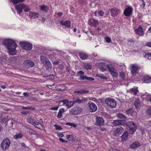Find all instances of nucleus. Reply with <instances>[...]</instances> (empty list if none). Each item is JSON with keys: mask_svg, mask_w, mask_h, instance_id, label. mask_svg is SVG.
Segmentation results:
<instances>
[{"mask_svg": "<svg viewBox=\"0 0 151 151\" xmlns=\"http://www.w3.org/2000/svg\"><path fill=\"white\" fill-rule=\"evenodd\" d=\"M2 43L8 49L10 54L12 55H16V48L17 46L14 41L11 39H6L3 41Z\"/></svg>", "mask_w": 151, "mask_h": 151, "instance_id": "1", "label": "nucleus"}, {"mask_svg": "<svg viewBox=\"0 0 151 151\" xmlns=\"http://www.w3.org/2000/svg\"><path fill=\"white\" fill-rule=\"evenodd\" d=\"M11 141L8 138L4 139L1 144V149L2 150H8L10 145Z\"/></svg>", "mask_w": 151, "mask_h": 151, "instance_id": "2", "label": "nucleus"}, {"mask_svg": "<svg viewBox=\"0 0 151 151\" xmlns=\"http://www.w3.org/2000/svg\"><path fill=\"white\" fill-rule=\"evenodd\" d=\"M21 47L26 50H30L32 48V45L30 43L27 42H22L20 43Z\"/></svg>", "mask_w": 151, "mask_h": 151, "instance_id": "3", "label": "nucleus"}, {"mask_svg": "<svg viewBox=\"0 0 151 151\" xmlns=\"http://www.w3.org/2000/svg\"><path fill=\"white\" fill-rule=\"evenodd\" d=\"M105 103L111 108H114L116 106V101L111 98H107L105 100Z\"/></svg>", "mask_w": 151, "mask_h": 151, "instance_id": "4", "label": "nucleus"}, {"mask_svg": "<svg viewBox=\"0 0 151 151\" xmlns=\"http://www.w3.org/2000/svg\"><path fill=\"white\" fill-rule=\"evenodd\" d=\"M128 126L129 128V133L131 134H133L137 129V126L135 123L133 122H130L128 123Z\"/></svg>", "mask_w": 151, "mask_h": 151, "instance_id": "5", "label": "nucleus"}, {"mask_svg": "<svg viewBox=\"0 0 151 151\" xmlns=\"http://www.w3.org/2000/svg\"><path fill=\"white\" fill-rule=\"evenodd\" d=\"M95 121V124L97 126H101L104 124V119L101 117L96 116Z\"/></svg>", "mask_w": 151, "mask_h": 151, "instance_id": "6", "label": "nucleus"}, {"mask_svg": "<svg viewBox=\"0 0 151 151\" xmlns=\"http://www.w3.org/2000/svg\"><path fill=\"white\" fill-rule=\"evenodd\" d=\"M124 129L121 126L118 127L113 132V135L115 136L118 137L123 132Z\"/></svg>", "mask_w": 151, "mask_h": 151, "instance_id": "7", "label": "nucleus"}, {"mask_svg": "<svg viewBox=\"0 0 151 151\" xmlns=\"http://www.w3.org/2000/svg\"><path fill=\"white\" fill-rule=\"evenodd\" d=\"M82 109L78 107H74L69 111V113L71 114L76 115L81 111Z\"/></svg>", "mask_w": 151, "mask_h": 151, "instance_id": "8", "label": "nucleus"}, {"mask_svg": "<svg viewBox=\"0 0 151 151\" xmlns=\"http://www.w3.org/2000/svg\"><path fill=\"white\" fill-rule=\"evenodd\" d=\"M111 13V15L113 17L116 16L120 13L119 10L116 8H114L109 9Z\"/></svg>", "mask_w": 151, "mask_h": 151, "instance_id": "9", "label": "nucleus"}, {"mask_svg": "<svg viewBox=\"0 0 151 151\" xmlns=\"http://www.w3.org/2000/svg\"><path fill=\"white\" fill-rule=\"evenodd\" d=\"M107 67L110 73L114 77H116L117 76V74L116 72L114 70V68L112 66L110 65H107Z\"/></svg>", "mask_w": 151, "mask_h": 151, "instance_id": "10", "label": "nucleus"}, {"mask_svg": "<svg viewBox=\"0 0 151 151\" xmlns=\"http://www.w3.org/2000/svg\"><path fill=\"white\" fill-rule=\"evenodd\" d=\"M88 23L92 27H95L99 24L98 20L93 18L89 19L88 20Z\"/></svg>", "mask_w": 151, "mask_h": 151, "instance_id": "11", "label": "nucleus"}, {"mask_svg": "<svg viewBox=\"0 0 151 151\" xmlns=\"http://www.w3.org/2000/svg\"><path fill=\"white\" fill-rule=\"evenodd\" d=\"M136 34L140 36H143L144 35L143 29L142 27L139 26L137 28L134 30Z\"/></svg>", "mask_w": 151, "mask_h": 151, "instance_id": "12", "label": "nucleus"}, {"mask_svg": "<svg viewBox=\"0 0 151 151\" xmlns=\"http://www.w3.org/2000/svg\"><path fill=\"white\" fill-rule=\"evenodd\" d=\"M88 104L89 107L91 112H94L96 111L97 107L94 103L91 102H90L88 103Z\"/></svg>", "mask_w": 151, "mask_h": 151, "instance_id": "13", "label": "nucleus"}, {"mask_svg": "<svg viewBox=\"0 0 151 151\" xmlns=\"http://www.w3.org/2000/svg\"><path fill=\"white\" fill-rule=\"evenodd\" d=\"M24 63L25 67L27 68L33 67L35 65L33 61L28 60H25Z\"/></svg>", "mask_w": 151, "mask_h": 151, "instance_id": "14", "label": "nucleus"}, {"mask_svg": "<svg viewBox=\"0 0 151 151\" xmlns=\"http://www.w3.org/2000/svg\"><path fill=\"white\" fill-rule=\"evenodd\" d=\"M24 4H19L15 5V9L18 13H22V9L24 7Z\"/></svg>", "mask_w": 151, "mask_h": 151, "instance_id": "15", "label": "nucleus"}, {"mask_svg": "<svg viewBox=\"0 0 151 151\" xmlns=\"http://www.w3.org/2000/svg\"><path fill=\"white\" fill-rule=\"evenodd\" d=\"M32 125L37 128L41 130H43L45 129L44 127L41 123L39 122H36L35 120L34 121Z\"/></svg>", "mask_w": 151, "mask_h": 151, "instance_id": "16", "label": "nucleus"}, {"mask_svg": "<svg viewBox=\"0 0 151 151\" xmlns=\"http://www.w3.org/2000/svg\"><path fill=\"white\" fill-rule=\"evenodd\" d=\"M132 70L131 71L133 75L138 73V70H139V67L136 64H133L132 66Z\"/></svg>", "mask_w": 151, "mask_h": 151, "instance_id": "17", "label": "nucleus"}, {"mask_svg": "<svg viewBox=\"0 0 151 151\" xmlns=\"http://www.w3.org/2000/svg\"><path fill=\"white\" fill-rule=\"evenodd\" d=\"M132 11V9L130 7H128L125 9L124 14L126 16H130Z\"/></svg>", "mask_w": 151, "mask_h": 151, "instance_id": "18", "label": "nucleus"}, {"mask_svg": "<svg viewBox=\"0 0 151 151\" xmlns=\"http://www.w3.org/2000/svg\"><path fill=\"white\" fill-rule=\"evenodd\" d=\"M124 123V121L123 120H114L112 124L115 126L122 125Z\"/></svg>", "mask_w": 151, "mask_h": 151, "instance_id": "19", "label": "nucleus"}, {"mask_svg": "<svg viewBox=\"0 0 151 151\" xmlns=\"http://www.w3.org/2000/svg\"><path fill=\"white\" fill-rule=\"evenodd\" d=\"M142 81L145 83H149L151 82V77L145 75L142 78Z\"/></svg>", "mask_w": 151, "mask_h": 151, "instance_id": "20", "label": "nucleus"}, {"mask_svg": "<svg viewBox=\"0 0 151 151\" xmlns=\"http://www.w3.org/2000/svg\"><path fill=\"white\" fill-rule=\"evenodd\" d=\"M60 24L68 27L70 26V22L69 21H64L62 20L60 21Z\"/></svg>", "mask_w": 151, "mask_h": 151, "instance_id": "21", "label": "nucleus"}, {"mask_svg": "<svg viewBox=\"0 0 151 151\" xmlns=\"http://www.w3.org/2000/svg\"><path fill=\"white\" fill-rule=\"evenodd\" d=\"M80 77L81 80L92 81L94 80V78H93L87 77L82 75L80 76Z\"/></svg>", "mask_w": 151, "mask_h": 151, "instance_id": "22", "label": "nucleus"}, {"mask_svg": "<svg viewBox=\"0 0 151 151\" xmlns=\"http://www.w3.org/2000/svg\"><path fill=\"white\" fill-rule=\"evenodd\" d=\"M128 136L129 133L127 131L124 132L121 137L122 138V140L124 141L127 140L128 138Z\"/></svg>", "mask_w": 151, "mask_h": 151, "instance_id": "23", "label": "nucleus"}, {"mask_svg": "<svg viewBox=\"0 0 151 151\" xmlns=\"http://www.w3.org/2000/svg\"><path fill=\"white\" fill-rule=\"evenodd\" d=\"M43 65L46 69L48 70L50 69L52 67L51 63L49 60L44 64Z\"/></svg>", "mask_w": 151, "mask_h": 151, "instance_id": "24", "label": "nucleus"}, {"mask_svg": "<svg viewBox=\"0 0 151 151\" xmlns=\"http://www.w3.org/2000/svg\"><path fill=\"white\" fill-rule=\"evenodd\" d=\"M140 145V144L137 141H135L132 144L130 147L131 148L134 149L138 147Z\"/></svg>", "mask_w": 151, "mask_h": 151, "instance_id": "25", "label": "nucleus"}, {"mask_svg": "<svg viewBox=\"0 0 151 151\" xmlns=\"http://www.w3.org/2000/svg\"><path fill=\"white\" fill-rule=\"evenodd\" d=\"M89 91L85 90H81L78 91H75L74 92V93L77 94H84L86 93H89Z\"/></svg>", "mask_w": 151, "mask_h": 151, "instance_id": "26", "label": "nucleus"}, {"mask_svg": "<svg viewBox=\"0 0 151 151\" xmlns=\"http://www.w3.org/2000/svg\"><path fill=\"white\" fill-rule=\"evenodd\" d=\"M29 17L30 18L35 19L38 17L39 14L38 13H37L31 12L29 13Z\"/></svg>", "mask_w": 151, "mask_h": 151, "instance_id": "27", "label": "nucleus"}, {"mask_svg": "<svg viewBox=\"0 0 151 151\" xmlns=\"http://www.w3.org/2000/svg\"><path fill=\"white\" fill-rule=\"evenodd\" d=\"M40 59L41 61L43 64L49 60L46 57L43 55H41L40 57Z\"/></svg>", "mask_w": 151, "mask_h": 151, "instance_id": "28", "label": "nucleus"}, {"mask_svg": "<svg viewBox=\"0 0 151 151\" xmlns=\"http://www.w3.org/2000/svg\"><path fill=\"white\" fill-rule=\"evenodd\" d=\"M79 55L80 58L82 60H85L87 59L88 58V55L83 53H80Z\"/></svg>", "mask_w": 151, "mask_h": 151, "instance_id": "29", "label": "nucleus"}, {"mask_svg": "<svg viewBox=\"0 0 151 151\" xmlns=\"http://www.w3.org/2000/svg\"><path fill=\"white\" fill-rule=\"evenodd\" d=\"M65 109H60L59 111V112L58 113V115L57 116V117L58 118H60L61 117L62 115V113L64 112Z\"/></svg>", "mask_w": 151, "mask_h": 151, "instance_id": "30", "label": "nucleus"}, {"mask_svg": "<svg viewBox=\"0 0 151 151\" xmlns=\"http://www.w3.org/2000/svg\"><path fill=\"white\" fill-rule=\"evenodd\" d=\"M68 108H70L72 106V104L71 101H69L67 100H65V104Z\"/></svg>", "mask_w": 151, "mask_h": 151, "instance_id": "31", "label": "nucleus"}, {"mask_svg": "<svg viewBox=\"0 0 151 151\" xmlns=\"http://www.w3.org/2000/svg\"><path fill=\"white\" fill-rule=\"evenodd\" d=\"M48 9L49 7L45 5H42L40 6V10L45 12H47Z\"/></svg>", "mask_w": 151, "mask_h": 151, "instance_id": "32", "label": "nucleus"}, {"mask_svg": "<svg viewBox=\"0 0 151 151\" xmlns=\"http://www.w3.org/2000/svg\"><path fill=\"white\" fill-rule=\"evenodd\" d=\"M14 4L16 5L17 4L24 2L25 0H10Z\"/></svg>", "mask_w": 151, "mask_h": 151, "instance_id": "33", "label": "nucleus"}, {"mask_svg": "<svg viewBox=\"0 0 151 151\" xmlns=\"http://www.w3.org/2000/svg\"><path fill=\"white\" fill-rule=\"evenodd\" d=\"M29 133L31 134H35L36 135V136H37L38 135V134L36 133V132L33 129H31L30 128L29 129Z\"/></svg>", "mask_w": 151, "mask_h": 151, "instance_id": "34", "label": "nucleus"}, {"mask_svg": "<svg viewBox=\"0 0 151 151\" xmlns=\"http://www.w3.org/2000/svg\"><path fill=\"white\" fill-rule=\"evenodd\" d=\"M104 63H100L99 65V67L100 70L102 71H104L105 70V69L103 67Z\"/></svg>", "mask_w": 151, "mask_h": 151, "instance_id": "35", "label": "nucleus"}, {"mask_svg": "<svg viewBox=\"0 0 151 151\" xmlns=\"http://www.w3.org/2000/svg\"><path fill=\"white\" fill-rule=\"evenodd\" d=\"M140 103V100L139 99H136L134 104V105L136 108H138L139 106Z\"/></svg>", "mask_w": 151, "mask_h": 151, "instance_id": "36", "label": "nucleus"}, {"mask_svg": "<svg viewBox=\"0 0 151 151\" xmlns=\"http://www.w3.org/2000/svg\"><path fill=\"white\" fill-rule=\"evenodd\" d=\"M118 116L119 118L123 120H125L127 119V118L124 115L120 113L118 114Z\"/></svg>", "mask_w": 151, "mask_h": 151, "instance_id": "37", "label": "nucleus"}, {"mask_svg": "<svg viewBox=\"0 0 151 151\" xmlns=\"http://www.w3.org/2000/svg\"><path fill=\"white\" fill-rule=\"evenodd\" d=\"M23 9L24 10V12H28L30 10V8L29 6L25 4H24Z\"/></svg>", "mask_w": 151, "mask_h": 151, "instance_id": "38", "label": "nucleus"}, {"mask_svg": "<svg viewBox=\"0 0 151 151\" xmlns=\"http://www.w3.org/2000/svg\"><path fill=\"white\" fill-rule=\"evenodd\" d=\"M132 92L134 93V94L136 95L137 93V92L138 91L137 87H134L131 89Z\"/></svg>", "mask_w": 151, "mask_h": 151, "instance_id": "39", "label": "nucleus"}, {"mask_svg": "<svg viewBox=\"0 0 151 151\" xmlns=\"http://www.w3.org/2000/svg\"><path fill=\"white\" fill-rule=\"evenodd\" d=\"M133 110L132 109H128L126 111V113L128 115H131L133 113Z\"/></svg>", "mask_w": 151, "mask_h": 151, "instance_id": "40", "label": "nucleus"}, {"mask_svg": "<svg viewBox=\"0 0 151 151\" xmlns=\"http://www.w3.org/2000/svg\"><path fill=\"white\" fill-rule=\"evenodd\" d=\"M65 124L67 125L70 126L71 127H77L76 124L71 123H66Z\"/></svg>", "mask_w": 151, "mask_h": 151, "instance_id": "41", "label": "nucleus"}, {"mask_svg": "<svg viewBox=\"0 0 151 151\" xmlns=\"http://www.w3.org/2000/svg\"><path fill=\"white\" fill-rule=\"evenodd\" d=\"M22 137V134H17L16 135L14 136V138L16 139L21 138Z\"/></svg>", "mask_w": 151, "mask_h": 151, "instance_id": "42", "label": "nucleus"}, {"mask_svg": "<svg viewBox=\"0 0 151 151\" xmlns=\"http://www.w3.org/2000/svg\"><path fill=\"white\" fill-rule=\"evenodd\" d=\"M66 137V139L69 141H72L73 139V137L70 134L67 135Z\"/></svg>", "mask_w": 151, "mask_h": 151, "instance_id": "43", "label": "nucleus"}, {"mask_svg": "<svg viewBox=\"0 0 151 151\" xmlns=\"http://www.w3.org/2000/svg\"><path fill=\"white\" fill-rule=\"evenodd\" d=\"M58 102H59L58 105L60 106H62L65 104V100L60 101Z\"/></svg>", "mask_w": 151, "mask_h": 151, "instance_id": "44", "label": "nucleus"}, {"mask_svg": "<svg viewBox=\"0 0 151 151\" xmlns=\"http://www.w3.org/2000/svg\"><path fill=\"white\" fill-rule=\"evenodd\" d=\"M74 99L76 100V102H78L79 103H81L83 102V100H81L78 97H74Z\"/></svg>", "mask_w": 151, "mask_h": 151, "instance_id": "45", "label": "nucleus"}, {"mask_svg": "<svg viewBox=\"0 0 151 151\" xmlns=\"http://www.w3.org/2000/svg\"><path fill=\"white\" fill-rule=\"evenodd\" d=\"M34 120L31 118H28L27 119V122L32 125L34 123Z\"/></svg>", "mask_w": 151, "mask_h": 151, "instance_id": "46", "label": "nucleus"}, {"mask_svg": "<svg viewBox=\"0 0 151 151\" xmlns=\"http://www.w3.org/2000/svg\"><path fill=\"white\" fill-rule=\"evenodd\" d=\"M145 56L146 58H147L149 60H151V54L147 53L145 55Z\"/></svg>", "mask_w": 151, "mask_h": 151, "instance_id": "47", "label": "nucleus"}, {"mask_svg": "<svg viewBox=\"0 0 151 151\" xmlns=\"http://www.w3.org/2000/svg\"><path fill=\"white\" fill-rule=\"evenodd\" d=\"M10 60L11 63H15L17 61V59L15 57H13L11 58Z\"/></svg>", "mask_w": 151, "mask_h": 151, "instance_id": "48", "label": "nucleus"}, {"mask_svg": "<svg viewBox=\"0 0 151 151\" xmlns=\"http://www.w3.org/2000/svg\"><path fill=\"white\" fill-rule=\"evenodd\" d=\"M54 126L55 127L56 130H61L62 129V128L61 127L59 126L57 124H55L54 125Z\"/></svg>", "mask_w": 151, "mask_h": 151, "instance_id": "49", "label": "nucleus"}, {"mask_svg": "<svg viewBox=\"0 0 151 151\" xmlns=\"http://www.w3.org/2000/svg\"><path fill=\"white\" fill-rule=\"evenodd\" d=\"M22 108L23 109H32V110H34L35 109V108H32L31 107H25L22 106Z\"/></svg>", "mask_w": 151, "mask_h": 151, "instance_id": "50", "label": "nucleus"}, {"mask_svg": "<svg viewBox=\"0 0 151 151\" xmlns=\"http://www.w3.org/2000/svg\"><path fill=\"white\" fill-rule=\"evenodd\" d=\"M84 68L86 69H88L91 68V66L89 65L88 64H87L84 66Z\"/></svg>", "mask_w": 151, "mask_h": 151, "instance_id": "51", "label": "nucleus"}, {"mask_svg": "<svg viewBox=\"0 0 151 151\" xmlns=\"http://www.w3.org/2000/svg\"><path fill=\"white\" fill-rule=\"evenodd\" d=\"M104 12L101 10L99 11L98 12V14L99 16H103L104 15Z\"/></svg>", "mask_w": 151, "mask_h": 151, "instance_id": "52", "label": "nucleus"}, {"mask_svg": "<svg viewBox=\"0 0 151 151\" xmlns=\"http://www.w3.org/2000/svg\"><path fill=\"white\" fill-rule=\"evenodd\" d=\"M48 55L50 57H51L55 55V54L54 52L53 51H50L49 54H48Z\"/></svg>", "mask_w": 151, "mask_h": 151, "instance_id": "53", "label": "nucleus"}, {"mask_svg": "<svg viewBox=\"0 0 151 151\" xmlns=\"http://www.w3.org/2000/svg\"><path fill=\"white\" fill-rule=\"evenodd\" d=\"M145 45L147 46L151 47V41L146 42L145 43Z\"/></svg>", "mask_w": 151, "mask_h": 151, "instance_id": "54", "label": "nucleus"}, {"mask_svg": "<svg viewBox=\"0 0 151 151\" xmlns=\"http://www.w3.org/2000/svg\"><path fill=\"white\" fill-rule=\"evenodd\" d=\"M99 77L101 79H106V76H104L102 74H100L99 75Z\"/></svg>", "mask_w": 151, "mask_h": 151, "instance_id": "55", "label": "nucleus"}, {"mask_svg": "<svg viewBox=\"0 0 151 151\" xmlns=\"http://www.w3.org/2000/svg\"><path fill=\"white\" fill-rule=\"evenodd\" d=\"M59 108V106H57L55 107H52L50 109L53 111L57 110H58Z\"/></svg>", "mask_w": 151, "mask_h": 151, "instance_id": "56", "label": "nucleus"}, {"mask_svg": "<svg viewBox=\"0 0 151 151\" xmlns=\"http://www.w3.org/2000/svg\"><path fill=\"white\" fill-rule=\"evenodd\" d=\"M106 41L107 42H110L111 41V39L109 37H107L105 38Z\"/></svg>", "mask_w": 151, "mask_h": 151, "instance_id": "57", "label": "nucleus"}, {"mask_svg": "<svg viewBox=\"0 0 151 151\" xmlns=\"http://www.w3.org/2000/svg\"><path fill=\"white\" fill-rule=\"evenodd\" d=\"M120 76L122 79L124 78L125 77V74L124 73H121L120 74Z\"/></svg>", "mask_w": 151, "mask_h": 151, "instance_id": "58", "label": "nucleus"}, {"mask_svg": "<svg viewBox=\"0 0 151 151\" xmlns=\"http://www.w3.org/2000/svg\"><path fill=\"white\" fill-rule=\"evenodd\" d=\"M84 72L82 71H80L78 73V75H82L84 74Z\"/></svg>", "mask_w": 151, "mask_h": 151, "instance_id": "59", "label": "nucleus"}, {"mask_svg": "<svg viewBox=\"0 0 151 151\" xmlns=\"http://www.w3.org/2000/svg\"><path fill=\"white\" fill-rule=\"evenodd\" d=\"M147 98V99L151 102V95H148Z\"/></svg>", "mask_w": 151, "mask_h": 151, "instance_id": "60", "label": "nucleus"}, {"mask_svg": "<svg viewBox=\"0 0 151 151\" xmlns=\"http://www.w3.org/2000/svg\"><path fill=\"white\" fill-rule=\"evenodd\" d=\"M59 140L61 142H67V141H65L62 138H60L59 139Z\"/></svg>", "mask_w": 151, "mask_h": 151, "instance_id": "61", "label": "nucleus"}, {"mask_svg": "<svg viewBox=\"0 0 151 151\" xmlns=\"http://www.w3.org/2000/svg\"><path fill=\"white\" fill-rule=\"evenodd\" d=\"M143 2V4L141 6V7L143 9H144L145 4L144 1V2Z\"/></svg>", "mask_w": 151, "mask_h": 151, "instance_id": "62", "label": "nucleus"}, {"mask_svg": "<svg viewBox=\"0 0 151 151\" xmlns=\"http://www.w3.org/2000/svg\"><path fill=\"white\" fill-rule=\"evenodd\" d=\"M147 112L150 114H151V109H148L147 111Z\"/></svg>", "mask_w": 151, "mask_h": 151, "instance_id": "63", "label": "nucleus"}, {"mask_svg": "<svg viewBox=\"0 0 151 151\" xmlns=\"http://www.w3.org/2000/svg\"><path fill=\"white\" fill-rule=\"evenodd\" d=\"M63 14V13L62 12H59L57 14V15L59 17L61 16Z\"/></svg>", "mask_w": 151, "mask_h": 151, "instance_id": "64", "label": "nucleus"}]
</instances>
